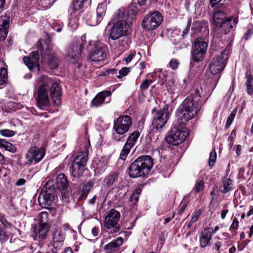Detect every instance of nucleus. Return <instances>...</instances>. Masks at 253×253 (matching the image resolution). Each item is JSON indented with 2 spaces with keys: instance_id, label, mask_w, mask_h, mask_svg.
Returning a JSON list of instances; mask_svg holds the SVG:
<instances>
[{
  "instance_id": "nucleus-1",
  "label": "nucleus",
  "mask_w": 253,
  "mask_h": 253,
  "mask_svg": "<svg viewBox=\"0 0 253 253\" xmlns=\"http://www.w3.org/2000/svg\"><path fill=\"white\" fill-rule=\"evenodd\" d=\"M40 85L37 91L36 101L41 109L49 104V96L55 105L59 106L61 103L62 89L59 84L46 75L39 79Z\"/></svg>"
},
{
  "instance_id": "nucleus-2",
  "label": "nucleus",
  "mask_w": 253,
  "mask_h": 253,
  "mask_svg": "<svg viewBox=\"0 0 253 253\" xmlns=\"http://www.w3.org/2000/svg\"><path fill=\"white\" fill-rule=\"evenodd\" d=\"M206 102L201 99L200 91L195 90L194 92L188 96L177 109V112L180 115L175 121L181 124H185L197 115L201 107Z\"/></svg>"
},
{
  "instance_id": "nucleus-3",
  "label": "nucleus",
  "mask_w": 253,
  "mask_h": 253,
  "mask_svg": "<svg viewBox=\"0 0 253 253\" xmlns=\"http://www.w3.org/2000/svg\"><path fill=\"white\" fill-rule=\"evenodd\" d=\"M230 10L225 5L220 4L214 11L212 24L216 28L221 29L225 35L233 32L238 23L235 16H229Z\"/></svg>"
},
{
  "instance_id": "nucleus-4",
  "label": "nucleus",
  "mask_w": 253,
  "mask_h": 253,
  "mask_svg": "<svg viewBox=\"0 0 253 253\" xmlns=\"http://www.w3.org/2000/svg\"><path fill=\"white\" fill-rule=\"evenodd\" d=\"M153 166V160L150 156H139L129 167L127 169L128 175L131 178L145 176Z\"/></svg>"
},
{
  "instance_id": "nucleus-5",
  "label": "nucleus",
  "mask_w": 253,
  "mask_h": 253,
  "mask_svg": "<svg viewBox=\"0 0 253 253\" xmlns=\"http://www.w3.org/2000/svg\"><path fill=\"white\" fill-rule=\"evenodd\" d=\"M188 134L186 124H181L176 122L173 124L169 135L166 137V141L173 145H177L183 142Z\"/></svg>"
},
{
  "instance_id": "nucleus-6",
  "label": "nucleus",
  "mask_w": 253,
  "mask_h": 253,
  "mask_svg": "<svg viewBox=\"0 0 253 253\" xmlns=\"http://www.w3.org/2000/svg\"><path fill=\"white\" fill-rule=\"evenodd\" d=\"M132 125L131 119L126 115L119 117L114 124V129L116 133L113 134V139L117 141H121L125 137L124 134L128 131Z\"/></svg>"
},
{
  "instance_id": "nucleus-7",
  "label": "nucleus",
  "mask_w": 253,
  "mask_h": 253,
  "mask_svg": "<svg viewBox=\"0 0 253 253\" xmlns=\"http://www.w3.org/2000/svg\"><path fill=\"white\" fill-rule=\"evenodd\" d=\"M37 44L42 59L46 62L50 69L56 68L60 62L59 58L51 52L50 48L48 47L46 43L44 42L42 44L41 42H39Z\"/></svg>"
},
{
  "instance_id": "nucleus-8",
  "label": "nucleus",
  "mask_w": 253,
  "mask_h": 253,
  "mask_svg": "<svg viewBox=\"0 0 253 253\" xmlns=\"http://www.w3.org/2000/svg\"><path fill=\"white\" fill-rule=\"evenodd\" d=\"M88 151H80L74 159L70 172L74 178L80 177L84 170L87 161Z\"/></svg>"
},
{
  "instance_id": "nucleus-9",
  "label": "nucleus",
  "mask_w": 253,
  "mask_h": 253,
  "mask_svg": "<svg viewBox=\"0 0 253 253\" xmlns=\"http://www.w3.org/2000/svg\"><path fill=\"white\" fill-rule=\"evenodd\" d=\"M163 17L161 13L158 11L150 12L143 19L141 26L148 31L157 29L162 23Z\"/></svg>"
},
{
  "instance_id": "nucleus-10",
  "label": "nucleus",
  "mask_w": 253,
  "mask_h": 253,
  "mask_svg": "<svg viewBox=\"0 0 253 253\" xmlns=\"http://www.w3.org/2000/svg\"><path fill=\"white\" fill-rule=\"evenodd\" d=\"M228 50L224 49L220 55L212 58L209 65V69L212 74H217L223 70L226 62L228 59Z\"/></svg>"
},
{
  "instance_id": "nucleus-11",
  "label": "nucleus",
  "mask_w": 253,
  "mask_h": 253,
  "mask_svg": "<svg viewBox=\"0 0 253 253\" xmlns=\"http://www.w3.org/2000/svg\"><path fill=\"white\" fill-rule=\"evenodd\" d=\"M118 21L109 31V37L112 40H117L125 36L127 31V23L124 20L126 18L118 16Z\"/></svg>"
},
{
  "instance_id": "nucleus-12",
  "label": "nucleus",
  "mask_w": 253,
  "mask_h": 253,
  "mask_svg": "<svg viewBox=\"0 0 253 253\" xmlns=\"http://www.w3.org/2000/svg\"><path fill=\"white\" fill-rule=\"evenodd\" d=\"M120 212L115 210H111L106 214L104 221V226L108 229H113L111 233H116L120 230V226L118 223L120 218Z\"/></svg>"
},
{
  "instance_id": "nucleus-13",
  "label": "nucleus",
  "mask_w": 253,
  "mask_h": 253,
  "mask_svg": "<svg viewBox=\"0 0 253 253\" xmlns=\"http://www.w3.org/2000/svg\"><path fill=\"white\" fill-rule=\"evenodd\" d=\"M44 150L42 147H32L29 149L26 155L27 159L26 164H36L41 161L44 156Z\"/></svg>"
},
{
  "instance_id": "nucleus-14",
  "label": "nucleus",
  "mask_w": 253,
  "mask_h": 253,
  "mask_svg": "<svg viewBox=\"0 0 253 253\" xmlns=\"http://www.w3.org/2000/svg\"><path fill=\"white\" fill-rule=\"evenodd\" d=\"M208 47L207 42L196 39L192 51V59L195 62L203 60Z\"/></svg>"
},
{
  "instance_id": "nucleus-15",
  "label": "nucleus",
  "mask_w": 253,
  "mask_h": 253,
  "mask_svg": "<svg viewBox=\"0 0 253 253\" xmlns=\"http://www.w3.org/2000/svg\"><path fill=\"white\" fill-rule=\"evenodd\" d=\"M108 54L107 47L99 44L94 47L89 55V59L93 62H99L104 61Z\"/></svg>"
},
{
  "instance_id": "nucleus-16",
  "label": "nucleus",
  "mask_w": 253,
  "mask_h": 253,
  "mask_svg": "<svg viewBox=\"0 0 253 253\" xmlns=\"http://www.w3.org/2000/svg\"><path fill=\"white\" fill-rule=\"evenodd\" d=\"M49 226L36 225L32 227L33 239L40 243L41 247L43 246L42 242L48 237Z\"/></svg>"
},
{
  "instance_id": "nucleus-17",
  "label": "nucleus",
  "mask_w": 253,
  "mask_h": 253,
  "mask_svg": "<svg viewBox=\"0 0 253 253\" xmlns=\"http://www.w3.org/2000/svg\"><path fill=\"white\" fill-rule=\"evenodd\" d=\"M141 8L138 7V5L133 4L131 2V4L128 7L126 14L124 12L123 9H120L118 10L117 16L120 17L126 18L124 19L126 21L131 23L136 17V16L139 12L141 11Z\"/></svg>"
},
{
  "instance_id": "nucleus-18",
  "label": "nucleus",
  "mask_w": 253,
  "mask_h": 253,
  "mask_svg": "<svg viewBox=\"0 0 253 253\" xmlns=\"http://www.w3.org/2000/svg\"><path fill=\"white\" fill-rule=\"evenodd\" d=\"M83 47L80 43L76 42L71 44L67 50V56L71 62H78L81 58V52Z\"/></svg>"
},
{
  "instance_id": "nucleus-19",
  "label": "nucleus",
  "mask_w": 253,
  "mask_h": 253,
  "mask_svg": "<svg viewBox=\"0 0 253 253\" xmlns=\"http://www.w3.org/2000/svg\"><path fill=\"white\" fill-rule=\"evenodd\" d=\"M169 118V114L165 109L158 111L154 117L152 126L154 128L158 129L164 126L167 123Z\"/></svg>"
},
{
  "instance_id": "nucleus-20",
  "label": "nucleus",
  "mask_w": 253,
  "mask_h": 253,
  "mask_svg": "<svg viewBox=\"0 0 253 253\" xmlns=\"http://www.w3.org/2000/svg\"><path fill=\"white\" fill-rule=\"evenodd\" d=\"M23 61L25 64L30 70L36 67L39 69V52L38 51H33L29 56H25L23 58Z\"/></svg>"
},
{
  "instance_id": "nucleus-21",
  "label": "nucleus",
  "mask_w": 253,
  "mask_h": 253,
  "mask_svg": "<svg viewBox=\"0 0 253 253\" xmlns=\"http://www.w3.org/2000/svg\"><path fill=\"white\" fill-rule=\"evenodd\" d=\"M111 92L105 90L98 93L91 101V105L95 107H98L103 103H108L110 100Z\"/></svg>"
},
{
  "instance_id": "nucleus-22",
  "label": "nucleus",
  "mask_w": 253,
  "mask_h": 253,
  "mask_svg": "<svg viewBox=\"0 0 253 253\" xmlns=\"http://www.w3.org/2000/svg\"><path fill=\"white\" fill-rule=\"evenodd\" d=\"M10 17L4 15L0 17V41H4L7 35Z\"/></svg>"
},
{
  "instance_id": "nucleus-23",
  "label": "nucleus",
  "mask_w": 253,
  "mask_h": 253,
  "mask_svg": "<svg viewBox=\"0 0 253 253\" xmlns=\"http://www.w3.org/2000/svg\"><path fill=\"white\" fill-rule=\"evenodd\" d=\"M65 235L61 230H56L52 234V245L56 250L60 249L63 245Z\"/></svg>"
},
{
  "instance_id": "nucleus-24",
  "label": "nucleus",
  "mask_w": 253,
  "mask_h": 253,
  "mask_svg": "<svg viewBox=\"0 0 253 253\" xmlns=\"http://www.w3.org/2000/svg\"><path fill=\"white\" fill-rule=\"evenodd\" d=\"M106 12V5L104 4H99L96 9V17H91L90 20L91 25L95 26L101 22Z\"/></svg>"
},
{
  "instance_id": "nucleus-25",
  "label": "nucleus",
  "mask_w": 253,
  "mask_h": 253,
  "mask_svg": "<svg viewBox=\"0 0 253 253\" xmlns=\"http://www.w3.org/2000/svg\"><path fill=\"white\" fill-rule=\"evenodd\" d=\"M212 237V235L210 228H205L201 233L200 237V246L202 248L207 247L210 243Z\"/></svg>"
},
{
  "instance_id": "nucleus-26",
  "label": "nucleus",
  "mask_w": 253,
  "mask_h": 253,
  "mask_svg": "<svg viewBox=\"0 0 253 253\" xmlns=\"http://www.w3.org/2000/svg\"><path fill=\"white\" fill-rule=\"evenodd\" d=\"M57 184L62 189V194H65L69 185V182L65 174L60 173L56 178Z\"/></svg>"
},
{
  "instance_id": "nucleus-27",
  "label": "nucleus",
  "mask_w": 253,
  "mask_h": 253,
  "mask_svg": "<svg viewBox=\"0 0 253 253\" xmlns=\"http://www.w3.org/2000/svg\"><path fill=\"white\" fill-rule=\"evenodd\" d=\"M232 180L229 178L222 180V183L219 186V190L223 194H226L232 189Z\"/></svg>"
},
{
  "instance_id": "nucleus-28",
  "label": "nucleus",
  "mask_w": 253,
  "mask_h": 253,
  "mask_svg": "<svg viewBox=\"0 0 253 253\" xmlns=\"http://www.w3.org/2000/svg\"><path fill=\"white\" fill-rule=\"evenodd\" d=\"M140 135V133L138 130L133 131L127 138L125 144L129 148H133L138 140Z\"/></svg>"
},
{
  "instance_id": "nucleus-29",
  "label": "nucleus",
  "mask_w": 253,
  "mask_h": 253,
  "mask_svg": "<svg viewBox=\"0 0 253 253\" xmlns=\"http://www.w3.org/2000/svg\"><path fill=\"white\" fill-rule=\"evenodd\" d=\"M48 212L46 211L41 212L39 215V222L38 225L49 226L48 218Z\"/></svg>"
},
{
  "instance_id": "nucleus-30",
  "label": "nucleus",
  "mask_w": 253,
  "mask_h": 253,
  "mask_svg": "<svg viewBox=\"0 0 253 253\" xmlns=\"http://www.w3.org/2000/svg\"><path fill=\"white\" fill-rule=\"evenodd\" d=\"M118 174L116 172L111 173L105 178L103 182L108 187L111 186L117 180Z\"/></svg>"
},
{
  "instance_id": "nucleus-31",
  "label": "nucleus",
  "mask_w": 253,
  "mask_h": 253,
  "mask_svg": "<svg viewBox=\"0 0 253 253\" xmlns=\"http://www.w3.org/2000/svg\"><path fill=\"white\" fill-rule=\"evenodd\" d=\"M0 147L3 148L11 153H14L16 151L14 145L3 139H0Z\"/></svg>"
},
{
  "instance_id": "nucleus-32",
  "label": "nucleus",
  "mask_w": 253,
  "mask_h": 253,
  "mask_svg": "<svg viewBox=\"0 0 253 253\" xmlns=\"http://www.w3.org/2000/svg\"><path fill=\"white\" fill-rule=\"evenodd\" d=\"M123 243V239L122 237H119L114 242H112L105 246V249L107 250H115L119 248Z\"/></svg>"
},
{
  "instance_id": "nucleus-33",
  "label": "nucleus",
  "mask_w": 253,
  "mask_h": 253,
  "mask_svg": "<svg viewBox=\"0 0 253 253\" xmlns=\"http://www.w3.org/2000/svg\"><path fill=\"white\" fill-rule=\"evenodd\" d=\"M246 85L247 86V92L249 94L251 95L253 92V78L251 76H247Z\"/></svg>"
},
{
  "instance_id": "nucleus-34",
  "label": "nucleus",
  "mask_w": 253,
  "mask_h": 253,
  "mask_svg": "<svg viewBox=\"0 0 253 253\" xmlns=\"http://www.w3.org/2000/svg\"><path fill=\"white\" fill-rule=\"evenodd\" d=\"M128 38L126 37H123L121 39L118 41V46L117 47L120 49V50H124L128 47Z\"/></svg>"
},
{
  "instance_id": "nucleus-35",
  "label": "nucleus",
  "mask_w": 253,
  "mask_h": 253,
  "mask_svg": "<svg viewBox=\"0 0 253 253\" xmlns=\"http://www.w3.org/2000/svg\"><path fill=\"white\" fill-rule=\"evenodd\" d=\"M87 0H73L72 8L75 11L81 9L84 6V4Z\"/></svg>"
},
{
  "instance_id": "nucleus-36",
  "label": "nucleus",
  "mask_w": 253,
  "mask_h": 253,
  "mask_svg": "<svg viewBox=\"0 0 253 253\" xmlns=\"http://www.w3.org/2000/svg\"><path fill=\"white\" fill-rule=\"evenodd\" d=\"M7 80V72L6 69L1 68L0 69V85L5 84Z\"/></svg>"
},
{
  "instance_id": "nucleus-37",
  "label": "nucleus",
  "mask_w": 253,
  "mask_h": 253,
  "mask_svg": "<svg viewBox=\"0 0 253 253\" xmlns=\"http://www.w3.org/2000/svg\"><path fill=\"white\" fill-rule=\"evenodd\" d=\"M236 113H237L236 109H233V111L231 112V114H230V115L229 116V117H228V118L226 120V122L225 126V127L226 128H227V129L229 128V127L230 126L233 120H234V118L236 115Z\"/></svg>"
},
{
  "instance_id": "nucleus-38",
  "label": "nucleus",
  "mask_w": 253,
  "mask_h": 253,
  "mask_svg": "<svg viewBox=\"0 0 253 253\" xmlns=\"http://www.w3.org/2000/svg\"><path fill=\"white\" fill-rule=\"evenodd\" d=\"M131 149V148H129L127 145L125 144L120 154V159L123 160H125L128 154L129 153Z\"/></svg>"
},
{
  "instance_id": "nucleus-39",
  "label": "nucleus",
  "mask_w": 253,
  "mask_h": 253,
  "mask_svg": "<svg viewBox=\"0 0 253 253\" xmlns=\"http://www.w3.org/2000/svg\"><path fill=\"white\" fill-rule=\"evenodd\" d=\"M152 82L150 80L146 79L144 80L142 83L140 84L139 88L141 92H144L146 90L150 85L152 84Z\"/></svg>"
},
{
  "instance_id": "nucleus-40",
  "label": "nucleus",
  "mask_w": 253,
  "mask_h": 253,
  "mask_svg": "<svg viewBox=\"0 0 253 253\" xmlns=\"http://www.w3.org/2000/svg\"><path fill=\"white\" fill-rule=\"evenodd\" d=\"M216 160V154L214 150H212L210 153L209 158V166L212 167L214 165Z\"/></svg>"
},
{
  "instance_id": "nucleus-41",
  "label": "nucleus",
  "mask_w": 253,
  "mask_h": 253,
  "mask_svg": "<svg viewBox=\"0 0 253 253\" xmlns=\"http://www.w3.org/2000/svg\"><path fill=\"white\" fill-rule=\"evenodd\" d=\"M0 222L6 228L11 226V224L7 220L5 215L1 212H0Z\"/></svg>"
},
{
  "instance_id": "nucleus-42",
  "label": "nucleus",
  "mask_w": 253,
  "mask_h": 253,
  "mask_svg": "<svg viewBox=\"0 0 253 253\" xmlns=\"http://www.w3.org/2000/svg\"><path fill=\"white\" fill-rule=\"evenodd\" d=\"M129 67H123L119 72V75L117 76L118 79H121L126 76L130 72Z\"/></svg>"
},
{
  "instance_id": "nucleus-43",
  "label": "nucleus",
  "mask_w": 253,
  "mask_h": 253,
  "mask_svg": "<svg viewBox=\"0 0 253 253\" xmlns=\"http://www.w3.org/2000/svg\"><path fill=\"white\" fill-rule=\"evenodd\" d=\"M0 134L5 137H11L15 135V132L10 129H1L0 130Z\"/></svg>"
},
{
  "instance_id": "nucleus-44",
  "label": "nucleus",
  "mask_w": 253,
  "mask_h": 253,
  "mask_svg": "<svg viewBox=\"0 0 253 253\" xmlns=\"http://www.w3.org/2000/svg\"><path fill=\"white\" fill-rule=\"evenodd\" d=\"M55 0H40L41 5L44 8H49Z\"/></svg>"
},
{
  "instance_id": "nucleus-45",
  "label": "nucleus",
  "mask_w": 253,
  "mask_h": 253,
  "mask_svg": "<svg viewBox=\"0 0 253 253\" xmlns=\"http://www.w3.org/2000/svg\"><path fill=\"white\" fill-rule=\"evenodd\" d=\"M204 184L203 181L200 180L197 182L194 188V190L196 193H199L203 190Z\"/></svg>"
},
{
  "instance_id": "nucleus-46",
  "label": "nucleus",
  "mask_w": 253,
  "mask_h": 253,
  "mask_svg": "<svg viewBox=\"0 0 253 253\" xmlns=\"http://www.w3.org/2000/svg\"><path fill=\"white\" fill-rule=\"evenodd\" d=\"M8 239V237L3 229L0 227V241L1 243L6 242Z\"/></svg>"
},
{
  "instance_id": "nucleus-47",
  "label": "nucleus",
  "mask_w": 253,
  "mask_h": 253,
  "mask_svg": "<svg viewBox=\"0 0 253 253\" xmlns=\"http://www.w3.org/2000/svg\"><path fill=\"white\" fill-rule=\"evenodd\" d=\"M179 65V61L176 59H171L169 62V67L173 70L176 69Z\"/></svg>"
},
{
  "instance_id": "nucleus-48",
  "label": "nucleus",
  "mask_w": 253,
  "mask_h": 253,
  "mask_svg": "<svg viewBox=\"0 0 253 253\" xmlns=\"http://www.w3.org/2000/svg\"><path fill=\"white\" fill-rule=\"evenodd\" d=\"M200 214L201 213L199 212H196L193 213L190 221V223L188 225L189 227L199 219Z\"/></svg>"
},
{
  "instance_id": "nucleus-49",
  "label": "nucleus",
  "mask_w": 253,
  "mask_h": 253,
  "mask_svg": "<svg viewBox=\"0 0 253 253\" xmlns=\"http://www.w3.org/2000/svg\"><path fill=\"white\" fill-rule=\"evenodd\" d=\"M253 34V27H252L249 28L248 30H247V31L244 34V36L243 38L245 41H247L249 39H250L251 38V37L252 36Z\"/></svg>"
},
{
  "instance_id": "nucleus-50",
  "label": "nucleus",
  "mask_w": 253,
  "mask_h": 253,
  "mask_svg": "<svg viewBox=\"0 0 253 253\" xmlns=\"http://www.w3.org/2000/svg\"><path fill=\"white\" fill-rule=\"evenodd\" d=\"M139 190L133 193L130 198V202H133V204H135L136 202H137L139 199Z\"/></svg>"
},
{
  "instance_id": "nucleus-51",
  "label": "nucleus",
  "mask_w": 253,
  "mask_h": 253,
  "mask_svg": "<svg viewBox=\"0 0 253 253\" xmlns=\"http://www.w3.org/2000/svg\"><path fill=\"white\" fill-rule=\"evenodd\" d=\"M174 79L172 77H169L168 76L165 78V84L166 86H169V87H171L174 84Z\"/></svg>"
},
{
  "instance_id": "nucleus-52",
  "label": "nucleus",
  "mask_w": 253,
  "mask_h": 253,
  "mask_svg": "<svg viewBox=\"0 0 253 253\" xmlns=\"http://www.w3.org/2000/svg\"><path fill=\"white\" fill-rule=\"evenodd\" d=\"M147 0H132L131 2L133 4L138 5L141 8L142 6L145 5Z\"/></svg>"
},
{
  "instance_id": "nucleus-53",
  "label": "nucleus",
  "mask_w": 253,
  "mask_h": 253,
  "mask_svg": "<svg viewBox=\"0 0 253 253\" xmlns=\"http://www.w3.org/2000/svg\"><path fill=\"white\" fill-rule=\"evenodd\" d=\"M93 186V183L92 182H91V181H88L84 185L83 190L84 191H86V192H87L88 193H89V190Z\"/></svg>"
},
{
  "instance_id": "nucleus-54",
  "label": "nucleus",
  "mask_w": 253,
  "mask_h": 253,
  "mask_svg": "<svg viewBox=\"0 0 253 253\" xmlns=\"http://www.w3.org/2000/svg\"><path fill=\"white\" fill-rule=\"evenodd\" d=\"M187 206V204L185 201H182L181 202V203L179 205L180 210L178 211V212L179 214H181L183 212V211L186 208Z\"/></svg>"
},
{
  "instance_id": "nucleus-55",
  "label": "nucleus",
  "mask_w": 253,
  "mask_h": 253,
  "mask_svg": "<svg viewBox=\"0 0 253 253\" xmlns=\"http://www.w3.org/2000/svg\"><path fill=\"white\" fill-rule=\"evenodd\" d=\"M88 194V193L87 192L84 191L83 189L82 192L78 198V200L82 201L85 200Z\"/></svg>"
},
{
  "instance_id": "nucleus-56",
  "label": "nucleus",
  "mask_w": 253,
  "mask_h": 253,
  "mask_svg": "<svg viewBox=\"0 0 253 253\" xmlns=\"http://www.w3.org/2000/svg\"><path fill=\"white\" fill-rule=\"evenodd\" d=\"M238 223L239 222L238 221V219L237 218H234L233 220V222L230 226V229H236L238 228Z\"/></svg>"
},
{
  "instance_id": "nucleus-57",
  "label": "nucleus",
  "mask_w": 253,
  "mask_h": 253,
  "mask_svg": "<svg viewBox=\"0 0 253 253\" xmlns=\"http://www.w3.org/2000/svg\"><path fill=\"white\" fill-rule=\"evenodd\" d=\"M191 23V20L189 19L187 23V25L186 28L182 31V36H184V35L187 34L189 31L190 26Z\"/></svg>"
},
{
  "instance_id": "nucleus-58",
  "label": "nucleus",
  "mask_w": 253,
  "mask_h": 253,
  "mask_svg": "<svg viewBox=\"0 0 253 253\" xmlns=\"http://www.w3.org/2000/svg\"><path fill=\"white\" fill-rule=\"evenodd\" d=\"M134 56H135V54H134V53L129 54L128 55V56L125 59V60L126 62V63L128 64V63H129L132 60V59L134 57Z\"/></svg>"
},
{
  "instance_id": "nucleus-59",
  "label": "nucleus",
  "mask_w": 253,
  "mask_h": 253,
  "mask_svg": "<svg viewBox=\"0 0 253 253\" xmlns=\"http://www.w3.org/2000/svg\"><path fill=\"white\" fill-rule=\"evenodd\" d=\"M26 182V180L23 178H20L18 179L15 183V185L17 186L23 185Z\"/></svg>"
},
{
  "instance_id": "nucleus-60",
  "label": "nucleus",
  "mask_w": 253,
  "mask_h": 253,
  "mask_svg": "<svg viewBox=\"0 0 253 253\" xmlns=\"http://www.w3.org/2000/svg\"><path fill=\"white\" fill-rule=\"evenodd\" d=\"M221 0H210V5L213 7Z\"/></svg>"
},
{
  "instance_id": "nucleus-61",
  "label": "nucleus",
  "mask_w": 253,
  "mask_h": 253,
  "mask_svg": "<svg viewBox=\"0 0 253 253\" xmlns=\"http://www.w3.org/2000/svg\"><path fill=\"white\" fill-rule=\"evenodd\" d=\"M91 232L93 237H96L98 234V229L96 227H93L91 230Z\"/></svg>"
},
{
  "instance_id": "nucleus-62",
  "label": "nucleus",
  "mask_w": 253,
  "mask_h": 253,
  "mask_svg": "<svg viewBox=\"0 0 253 253\" xmlns=\"http://www.w3.org/2000/svg\"><path fill=\"white\" fill-rule=\"evenodd\" d=\"M228 212V210H223L222 211L221 213V216L222 219H223L225 218L226 215Z\"/></svg>"
},
{
  "instance_id": "nucleus-63",
  "label": "nucleus",
  "mask_w": 253,
  "mask_h": 253,
  "mask_svg": "<svg viewBox=\"0 0 253 253\" xmlns=\"http://www.w3.org/2000/svg\"><path fill=\"white\" fill-rule=\"evenodd\" d=\"M96 195H94L89 201L88 203L90 205H93L95 203L96 199Z\"/></svg>"
},
{
  "instance_id": "nucleus-64",
  "label": "nucleus",
  "mask_w": 253,
  "mask_h": 253,
  "mask_svg": "<svg viewBox=\"0 0 253 253\" xmlns=\"http://www.w3.org/2000/svg\"><path fill=\"white\" fill-rule=\"evenodd\" d=\"M64 253H74L71 248H66L64 251Z\"/></svg>"
}]
</instances>
